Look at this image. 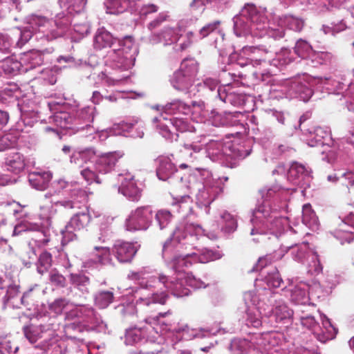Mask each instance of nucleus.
I'll return each mask as SVG.
<instances>
[{
    "label": "nucleus",
    "mask_w": 354,
    "mask_h": 354,
    "mask_svg": "<svg viewBox=\"0 0 354 354\" xmlns=\"http://www.w3.org/2000/svg\"><path fill=\"white\" fill-rule=\"evenodd\" d=\"M88 221V216L84 213L77 214L71 219L72 225L78 230L83 228L87 224Z\"/></svg>",
    "instance_id": "09e8293b"
},
{
    "label": "nucleus",
    "mask_w": 354,
    "mask_h": 354,
    "mask_svg": "<svg viewBox=\"0 0 354 354\" xmlns=\"http://www.w3.org/2000/svg\"><path fill=\"white\" fill-rule=\"evenodd\" d=\"M67 302L65 299L59 298L54 301L50 308L56 312H60L66 306Z\"/></svg>",
    "instance_id": "69168bd1"
},
{
    "label": "nucleus",
    "mask_w": 354,
    "mask_h": 354,
    "mask_svg": "<svg viewBox=\"0 0 354 354\" xmlns=\"http://www.w3.org/2000/svg\"><path fill=\"white\" fill-rule=\"evenodd\" d=\"M167 299V296L162 292L160 294H153L151 297L142 299V301L144 304L147 306L151 304H160L163 305L165 304Z\"/></svg>",
    "instance_id": "8fccbe9b"
},
{
    "label": "nucleus",
    "mask_w": 354,
    "mask_h": 354,
    "mask_svg": "<svg viewBox=\"0 0 354 354\" xmlns=\"http://www.w3.org/2000/svg\"><path fill=\"white\" fill-rule=\"evenodd\" d=\"M219 224L221 230L225 234H230L237 229V221L234 216L227 212L221 214Z\"/></svg>",
    "instance_id": "c85d7f7f"
},
{
    "label": "nucleus",
    "mask_w": 354,
    "mask_h": 354,
    "mask_svg": "<svg viewBox=\"0 0 354 354\" xmlns=\"http://www.w3.org/2000/svg\"><path fill=\"white\" fill-rule=\"evenodd\" d=\"M115 38L104 28H98L95 32L93 40L95 49L102 50L111 47Z\"/></svg>",
    "instance_id": "b1692460"
},
{
    "label": "nucleus",
    "mask_w": 354,
    "mask_h": 354,
    "mask_svg": "<svg viewBox=\"0 0 354 354\" xmlns=\"http://www.w3.org/2000/svg\"><path fill=\"white\" fill-rule=\"evenodd\" d=\"M320 318L322 326L317 322L312 315L301 316L300 321L301 325L310 330L319 341L326 342L334 339L337 333V329L325 315L321 314Z\"/></svg>",
    "instance_id": "423d86ee"
},
{
    "label": "nucleus",
    "mask_w": 354,
    "mask_h": 354,
    "mask_svg": "<svg viewBox=\"0 0 354 354\" xmlns=\"http://www.w3.org/2000/svg\"><path fill=\"white\" fill-rule=\"evenodd\" d=\"M310 261L308 264V272L311 274H318L322 272L323 267L320 263L316 252L309 258Z\"/></svg>",
    "instance_id": "ea45409f"
},
{
    "label": "nucleus",
    "mask_w": 354,
    "mask_h": 354,
    "mask_svg": "<svg viewBox=\"0 0 354 354\" xmlns=\"http://www.w3.org/2000/svg\"><path fill=\"white\" fill-rule=\"evenodd\" d=\"M138 250V247L133 243L117 241L113 245L112 253L120 263H130Z\"/></svg>",
    "instance_id": "ddd939ff"
},
{
    "label": "nucleus",
    "mask_w": 354,
    "mask_h": 354,
    "mask_svg": "<svg viewBox=\"0 0 354 354\" xmlns=\"http://www.w3.org/2000/svg\"><path fill=\"white\" fill-rule=\"evenodd\" d=\"M196 105V102L192 101L190 103L183 102L178 100V114L182 113L185 116H189L192 113V106Z\"/></svg>",
    "instance_id": "603ef678"
},
{
    "label": "nucleus",
    "mask_w": 354,
    "mask_h": 354,
    "mask_svg": "<svg viewBox=\"0 0 354 354\" xmlns=\"http://www.w3.org/2000/svg\"><path fill=\"white\" fill-rule=\"evenodd\" d=\"M265 297L259 299V308L263 310V315L272 317L277 323L290 322L294 312L282 300L274 299V295L272 290H266Z\"/></svg>",
    "instance_id": "7ed1b4c3"
},
{
    "label": "nucleus",
    "mask_w": 354,
    "mask_h": 354,
    "mask_svg": "<svg viewBox=\"0 0 354 354\" xmlns=\"http://www.w3.org/2000/svg\"><path fill=\"white\" fill-rule=\"evenodd\" d=\"M180 268L178 267V297L188 296L191 293V290L184 288V286H188L193 289H199L209 286V282L197 279L192 273L180 270Z\"/></svg>",
    "instance_id": "f8f14e48"
},
{
    "label": "nucleus",
    "mask_w": 354,
    "mask_h": 354,
    "mask_svg": "<svg viewBox=\"0 0 354 354\" xmlns=\"http://www.w3.org/2000/svg\"><path fill=\"white\" fill-rule=\"evenodd\" d=\"M277 343L275 336L271 333L257 334L252 339L254 349L259 351L262 354L272 349Z\"/></svg>",
    "instance_id": "a211bd4d"
},
{
    "label": "nucleus",
    "mask_w": 354,
    "mask_h": 354,
    "mask_svg": "<svg viewBox=\"0 0 354 354\" xmlns=\"http://www.w3.org/2000/svg\"><path fill=\"white\" fill-rule=\"evenodd\" d=\"M285 23L290 29L295 32H300L304 26V22L301 19L295 17L292 15L286 16Z\"/></svg>",
    "instance_id": "a19ab883"
},
{
    "label": "nucleus",
    "mask_w": 354,
    "mask_h": 354,
    "mask_svg": "<svg viewBox=\"0 0 354 354\" xmlns=\"http://www.w3.org/2000/svg\"><path fill=\"white\" fill-rule=\"evenodd\" d=\"M267 118L270 120H275L281 125H285L286 118L283 111L274 109H269L265 111Z\"/></svg>",
    "instance_id": "49530a36"
},
{
    "label": "nucleus",
    "mask_w": 354,
    "mask_h": 354,
    "mask_svg": "<svg viewBox=\"0 0 354 354\" xmlns=\"http://www.w3.org/2000/svg\"><path fill=\"white\" fill-rule=\"evenodd\" d=\"M205 150L210 160L230 168L235 167L239 160L246 158L251 152V149H244L243 145L223 140L209 141Z\"/></svg>",
    "instance_id": "f03ea898"
},
{
    "label": "nucleus",
    "mask_w": 354,
    "mask_h": 354,
    "mask_svg": "<svg viewBox=\"0 0 354 354\" xmlns=\"http://www.w3.org/2000/svg\"><path fill=\"white\" fill-rule=\"evenodd\" d=\"M301 131L309 135L307 144L312 147L319 146L332 147L334 140L331 136V131L327 127H313L301 128Z\"/></svg>",
    "instance_id": "9d476101"
},
{
    "label": "nucleus",
    "mask_w": 354,
    "mask_h": 354,
    "mask_svg": "<svg viewBox=\"0 0 354 354\" xmlns=\"http://www.w3.org/2000/svg\"><path fill=\"white\" fill-rule=\"evenodd\" d=\"M119 43L121 46H124L122 49H118V52L120 53L124 52L126 49L130 50L134 45V39L131 36H126L122 40H120Z\"/></svg>",
    "instance_id": "052dcab7"
},
{
    "label": "nucleus",
    "mask_w": 354,
    "mask_h": 354,
    "mask_svg": "<svg viewBox=\"0 0 354 354\" xmlns=\"http://www.w3.org/2000/svg\"><path fill=\"white\" fill-rule=\"evenodd\" d=\"M220 25L221 21L219 20H216L205 25L199 30V35L201 37V39H204L209 35H210L212 32H214L218 28Z\"/></svg>",
    "instance_id": "a18cd8bd"
},
{
    "label": "nucleus",
    "mask_w": 354,
    "mask_h": 354,
    "mask_svg": "<svg viewBox=\"0 0 354 354\" xmlns=\"http://www.w3.org/2000/svg\"><path fill=\"white\" fill-rule=\"evenodd\" d=\"M310 178V172L304 165L293 162L288 171L287 178L294 185H303Z\"/></svg>",
    "instance_id": "f3484780"
},
{
    "label": "nucleus",
    "mask_w": 354,
    "mask_h": 354,
    "mask_svg": "<svg viewBox=\"0 0 354 354\" xmlns=\"http://www.w3.org/2000/svg\"><path fill=\"white\" fill-rule=\"evenodd\" d=\"M64 3L68 8H71L76 12H81L84 9L87 0H64Z\"/></svg>",
    "instance_id": "de8ad7c7"
},
{
    "label": "nucleus",
    "mask_w": 354,
    "mask_h": 354,
    "mask_svg": "<svg viewBox=\"0 0 354 354\" xmlns=\"http://www.w3.org/2000/svg\"><path fill=\"white\" fill-rule=\"evenodd\" d=\"M233 22L234 32L237 37L245 36L251 33L253 29H256V26H254L241 14L233 18Z\"/></svg>",
    "instance_id": "393cba45"
},
{
    "label": "nucleus",
    "mask_w": 354,
    "mask_h": 354,
    "mask_svg": "<svg viewBox=\"0 0 354 354\" xmlns=\"http://www.w3.org/2000/svg\"><path fill=\"white\" fill-rule=\"evenodd\" d=\"M194 127L190 124L188 118H179L178 117V132H192Z\"/></svg>",
    "instance_id": "13d9d810"
},
{
    "label": "nucleus",
    "mask_w": 354,
    "mask_h": 354,
    "mask_svg": "<svg viewBox=\"0 0 354 354\" xmlns=\"http://www.w3.org/2000/svg\"><path fill=\"white\" fill-rule=\"evenodd\" d=\"M292 259L301 263H304L314 254L308 243H301L288 247Z\"/></svg>",
    "instance_id": "4be33fe9"
},
{
    "label": "nucleus",
    "mask_w": 354,
    "mask_h": 354,
    "mask_svg": "<svg viewBox=\"0 0 354 354\" xmlns=\"http://www.w3.org/2000/svg\"><path fill=\"white\" fill-rule=\"evenodd\" d=\"M50 282L57 288H65L66 286V279L56 268L53 269L49 274Z\"/></svg>",
    "instance_id": "58836bf2"
},
{
    "label": "nucleus",
    "mask_w": 354,
    "mask_h": 354,
    "mask_svg": "<svg viewBox=\"0 0 354 354\" xmlns=\"http://www.w3.org/2000/svg\"><path fill=\"white\" fill-rule=\"evenodd\" d=\"M200 146L192 144H184L180 149V154L182 159L187 161H192L194 154L201 151Z\"/></svg>",
    "instance_id": "f704fd0d"
},
{
    "label": "nucleus",
    "mask_w": 354,
    "mask_h": 354,
    "mask_svg": "<svg viewBox=\"0 0 354 354\" xmlns=\"http://www.w3.org/2000/svg\"><path fill=\"white\" fill-rule=\"evenodd\" d=\"M278 46L270 44L268 49L261 48L257 46H245L242 49L241 54L238 56L236 54L230 55L229 59L230 62L228 64H232V59H237L236 64L239 66H247L252 65L265 64L267 63V55L268 53H277Z\"/></svg>",
    "instance_id": "20e7f679"
},
{
    "label": "nucleus",
    "mask_w": 354,
    "mask_h": 354,
    "mask_svg": "<svg viewBox=\"0 0 354 354\" xmlns=\"http://www.w3.org/2000/svg\"><path fill=\"white\" fill-rule=\"evenodd\" d=\"M248 346V342L245 339H234L231 341L229 350L231 354H244Z\"/></svg>",
    "instance_id": "e433bc0d"
},
{
    "label": "nucleus",
    "mask_w": 354,
    "mask_h": 354,
    "mask_svg": "<svg viewBox=\"0 0 354 354\" xmlns=\"http://www.w3.org/2000/svg\"><path fill=\"white\" fill-rule=\"evenodd\" d=\"M240 14L254 24V26H256L257 30H261L265 28L264 23L266 19L264 15L258 10L254 4L246 3Z\"/></svg>",
    "instance_id": "dca6fc26"
},
{
    "label": "nucleus",
    "mask_w": 354,
    "mask_h": 354,
    "mask_svg": "<svg viewBox=\"0 0 354 354\" xmlns=\"http://www.w3.org/2000/svg\"><path fill=\"white\" fill-rule=\"evenodd\" d=\"M152 219V209L149 206H142L132 211L126 220L127 230H146Z\"/></svg>",
    "instance_id": "1a4fd4ad"
},
{
    "label": "nucleus",
    "mask_w": 354,
    "mask_h": 354,
    "mask_svg": "<svg viewBox=\"0 0 354 354\" xmlns=\"http://www.w3.org/2000/svg\"><path fill=\"white\" fill-rule=\"evenodd\" d=\"M290 299L292 302L297 305H306L309 303L310 297L308 292V286L303 282L295 286L290 290Z\"/></svg>",
    "instance_id": "5701e85b"
},
{
    "label": "nucleus",
    "mask_w": 354,
    "mask_h": 354,
    "mask_svg": "<svg viewBox=\"0 0 354 354\" xmlns=\"http://www.w3.org/2000/svg\"><path fill=\"white\" fill-rule=\"evenodd\" d=\"M171 218V215L170 212L166 210L158 211L156 214V219L158 222L161 228L165 227Z\"/></svg>",
    "instance_id": "5fc2aeb1"
},
{
    "label": "nucleus",
    "mask_w": 354,
    "mask_h": 354,
    "mask_svg": "<svg viewBox=\"0 0 354 354\" xmlns=\"http://www.w3.org/2000/svg\"><path fill=\"white\" fill-rule=\"evenodd\" d=\"M302 222L312 229L316 228L318 225V218L310 204L303 206Z\"/></svg>",
    "instance_id": "7c9ffc66"
},
{
    "label": "nucleus",
    "mask_w": 354,
    "mask_h": 354,
    "mask_svg": "<svg viewBox=\"0 0 354 354\" xmlns=\"http://www.w3.org/2000/svg\"><path fill=\"white\" fill-rule=\"evenodd\" d=\"M253 76L257 81L269 83L271 81L272 75L266 69L261 71H256L253 73Z\"/></svg>",
    "instance_id": "4d7b16f0"
},
{
    "label": "nucleus",
    "mask_w": 354,
    "mask_h": 354,
    "mask_svg": "<svg viewBox=\"0 0 354 354\" xmlns=\"http://www.w3.org/2000/svg\"><path fill=\"white\" fill-rule=\"evenodd\" d=\"M25 337L30 343H35L41 338V329L38 326L33 325L24 326L23 328Z\"/></svg>",
    "instance_id": "4c0bfd02"
},
{
    "label": "nucleus",
    "mask_w": 354,
    "mask_h": 354,
    "mask_svg": "<svg viewBox=\"0 0 354 354\" xmlns=\"http://www.w3.org/2000/svg\"><path fill=\"white\" fill-rule=\"evenodd\" d=\"M18 140V136L15 133H6L0 136V151H3L10 148L14 147Z\"/></svg>",
    "instance_id": "473e14b6"
},
{
    "label": "nucleus",
    "mask_w": 354,
    "mask_h": 354,
    "mask_svg": "<svg viewBox=\"0 0 354 354\" xmlns=\"http://www.w3.org/2000/svg\"><path fill=\"white\" fill-rule=\"evenodd\" d=\"M221 258L218 252L207 248L202 249L200 252L186 253L183 250L178 251V267L189 268L194 263H205Z\"/></svg>",
    "instance_id": "6e6552de"
},
{
    "label": "nucleus",
    "mask_w": 354,
    "mask_h": 354,
    "mask_svg": "<svg viewBox=\"0 0 354 354\" xmlns=\"http://www.w3.org/2000/svg\"><path fill=\"white\" fill-rule=\"evenodd\" d=\"M82 177L89 183L95 181L97 178V175L95 171L91 170L89 167H86L81 171Z\"/></svg>",
    "instance_id": "680f3d73"
},
{
    "label": "nucleus",
    "mask_w": 354,
    "mask_h": 354,
    "mask_svg": "<svg viewBox=\"0 0 354 354\" xmlns=\"http://www.w3.org/2000/svg\"><path fill=\"white\" fill-rule=\"evenodd\" d=\"M217 95L219 99L226 104H232L234 106H240L245 104V95L235 92H226L225 88H218Z\"/></svg>",
    "instance_id": "bb28decb"
},
{
    "label": "nucleus",
    "mask_w": 354,
    "mask_h": 354,
    "mask_svg": "<svg viewBox=\"0 0 354 354\" xmlns=\"http://www.w3.org/2000/svg\"><path fill=\"white\" fill-rule=\"evenodd\" d=\"M203 230L198 225L193 223H186L182 226V229L178 230V246L180 249H193L198 236L202 235Z\"/></svg>",
    "instance_id": "9b49d317"
},
{
    "label": "nucleus",
    "mask_w": 354,
    "mask_h": 354,
    "mask_svg": "<svg viewBox=\"0 0 354 354\" xmlns=\"http://www.w3.org/2000/svg\"><path fill=\"white\" fill-rule=\"evenodd\" d=\"M167 16L160 15L156 19L152 21L149 24V29L152 30L160 26V24L167 19Z\"/></svg>",
    "instance_id": "774afa93"
},
{
    "label": "nucleus",
    "mask_w": 354,
    "mask_h": 354,
    "mask_svg": "<svg viewBox=\"0 0 354 354\" xmlns=\"http://www.w3.org/2000/svg\"><path fill=\"white\" fill-rule=\"evenodd\" d=\"M221 330V328H201L199 329L190 328L187 326L183 328H178V342L183 340H190L195 337H205L208 335H216Z\"/></svg>",
    "instance_id": "2eb2a0df"
},
{
    "label": "nucleus",
    "mask_w": 354,
    "mask_h": 354,
    "mask_svg": "<svg viewBox=\"0 0 354 354\" xmlns=\"http://www.w3.org/2000/svg\"><path fill=\"white\" fill-rule=\"evenodd\" d=\"M283 256V254L281 253V252L275 251L272 254H268L263 257H260V263H262L263 261H266L268 264H270L274 261L281 259Z\"/></svg>",
    "instance_id": "bf43d9fd"
},
{
    "label": "nucleus",
    "mask_w": 354,
    "mask_h": 354,
    "mask_svg": "<svg viewBox=\"0 0 354 354\" xmlns=\"http://www.w3.org/2000/svg\"><path fill=\"white\" fill-rule=\"evenodd\" d=\"M270 91L279 93L274 95L275 97L299 98L304 102H308L313 94L309 84L299 79L287 80L279 88H273Z\"/></svg>",
    "instance_id": "39448f33"
},
{
    "label": "nucleus",
    "mask_w": 354,
    "mask_h": 354,
    "mask_svg": "<svg viewBox=\"0 0 354 354\" xmlns=\"http://www.w3.org/2000/svg\"><path fill=\"white\" fill-rule=\"evenodd\" d=\"M180 198V199H178V213L184 210L191 211L192 207L190 205L192 201L189 194H185Z\"/></svg>",
    "instance_id": "864d4df0"
},
{
    "label": "nucleus",
    "mask_w": 354,
    "mask_h": 354,
    "mask_svg": "<svg viewBox=\"0 0 354 354\" xmlns=\"http://www.w3.org/2000/svg\"><path fill=\"white\" fill-rule=\"evenodd\" d=\"M339 218L342 223L344 225L350 226L354 229V213L351 212L348 215H340Z\"/></svg>",
    "instance_id": "0e129e2a"
},
{
    "label": "nucleus",
    "mask_w": 354,
    "mask_h": 354,
    "mask_svg": "<svg viewBox=\"0 0 354 354\" xmlns=\"http://www.w3.org/2000/svg\"><path fill=\"white\" fill-rule=\"evenodd\" d=\"M53 266V257L52 254L45 250L41 252L38 258L37 263V270L41 274H44L49 271Z\"/></svg>",
    "instance_id": "2f4dec72"
},
{
    "label": "nucleus",
    "mask_w": 354,
    "mask_h": 354,
    "mask_svg": "<svg viewBox=\"0 0 354 354\" xmlns=\"http://www.w3.org/2000/svg\"><path fill=\"white\" fill-rule=\"evenodd\" d=\"M124 156L121 151L109 152L100 156L96 160V169L99 172L108 173L114 169Z\"/></svg>",
    "instance_id": "4468645a"
},
{
    "label": "nucleus",
    "mask_w": 354,
    "mask_h": 354,
    "mask_svg": "<svg viewBox=\"0 0 354 354\" xmlns=\"http://www.w3.org/2000/svg\"><path fill=\"white\" fill-rule=\"evenodd\" d=\"M57 62L59 64H66L68 66H73L76 64L75 58L69 55L59 56L57 58Z\"/></svg>",
    "instance_id": "e2e57ef3"
},
{
    "label": "nucleus",
    "mask_w": 354,
    "mask_h": 354,
    "mask_svg": "<svg viewBox=\"0 0 354 354\" xmlns=\"http://www.w3.org/2000/svg\"><path fill=\"white\" fill-rule=\"evenodd\" d=\"M266 34L270 39L274 41H279L286 35L285 29L281 26L268 27L266 30Z\"/></svg>",
    "instance_id": "79ce46f5"
},
{
    "label": "nucleus",
    "mask_w": 354,
    "mask_h": 354,
    "mask_svg": "<svg viewBox=\"0 0 354 354\" xmlns=\"http://www.w3.org/2000/svg\"><path fill=\"white\" fill-rule=\"evenodd\" d=\"M175 166L171 163L169 158L159 159V165L156 169V174L159 179L167 180L170 176L174 174Z\"/></svg>",
    "instance_id": "c756f323"
},
{
    "label": "nucleus",
    "mask_w": 354,
    "mask_h": 354,
    "mask_svg": "<svg viewBox=\"0 0 354 354\" xmlns=\"http://www.w3.org/2000/svg\"><path fill=\"white\" fill-rule=\"evenodd\" d=\"M331 26H322V30L325 34L331 33L332 35H335L337 32H341L346 28V25L344 22L343 19H341L338 23L333 22L330 24Z\"/></svg>",
    "instance_id": "37998d69"
},
{
    "label": "nucleus",
    "mask_w": 354,
    "mask_h": 354,
    "mask_svg": "<svg viewBox=\"0 0 354 354\" xmlns=\"http://www.w3.org/2000/svg\"><path fill=\"white\" fill-rule=\"evenodd\" d=\"M52 178L49 171L32 172L28 175V181L30 185L37 190L46 189Z\"/></svg>",
    "instance_id": "412c9836"
},
{
    "label": "nucleus",
    "mask_w": 354,
    "mask_h": 354,
    "mask_svg": "<svg viewBox=\"0 0 354 354\" xmlns=\"http://www.w3.org/2000/svg\"><path fill=\"white\" fill-rule=\"evenodd\" d=\"M70 280L72 284L80 287L85 286L89 283V278L84 274H71Z\"/></svg>",
    "instance_id": "3c124183"
},
{
    "label": "nucleus",
    "mask_w": 354,
    "mask_h": 354,
    "mask_svg": "<svg viewBox=\"0 0 354 354\" xmlns=\"http://www.w3.org/2000/svg\"><path fill=\"white\" fill-rule=\"evenodd\" d=\"M113 298L111 291H100L95 296V304L100 308H105L113 302Z\"/></svg>",
    "instance_id": "72a5a7b5"
},
{
    "label": "nucleus",
    "mask_w": 354,
    "mask_h": 354,
    "mask_svg": "<svg viewBox=\"0 0 354 354\" xmlns=\"http://www.w3.org/2000/svg\"><path fill=\"white\" fill-rule=\"evenodd\" d=\"M333 234L337 239L339 240L341 244L345 243H350L354 239L353 232H348L345 229L337 230L333 232Z\"/></svg>",
    "instance_id": "c03bdc74"
},
{
    "label": "nucleus",
    "mask_w": 354,
    "mask_h": 354,
    "mask_svg": "<svg viewBox=\"0 0 354 354\" xmlns=\"http://www.w3.org/2000/svg\"><path fill=\"white\" fill-rule=\"evenodd\" d=\"M203 175H206V178L203 183V188L198 190L196 199L199 205L207 208L216 197L222 193L223 187L218 180L212 178L209 171H205Z\"/></svg>",
    "instance_id": "0eeeda50"
},
{
    "label": "nucleus",
    "mask_w": 354,
    "mask_h": 354,
    "mask_svg": "<svg viewBox=\"0 0 354 354\" xmlns=\"http://www.w3.org/2000/svg\"><path fill=\"white\" fill-rule=\"evenodd\" d=\"M6 165L8 170L15 174H19L25 168L24 157L18 152L11 153L8 155L6 159Z\"/></svg>",
    "instance_id": "cd10ccee"
},
{
    "label": "nucleus",
    "mask_w": 354,
    "mask_h": 354,
    "mask_svg": "<svg viewBox=\"0 0 354 354\" xmlns=\"http://www.w3.org/2000/svg\"><path fill=\"white\" fill-rule=\"evenodd\" d=\"M118 190L119 192L133 201H138L141 196V190L137 186L133 177L124 178Z\"/></svg>",
    "instance_id": "6ab92c4d"
},
{
    "label": "nucleus",
    "mask_w": 354,
    "mask_h": 354,
    "mask_svg": "<svg viewBox=\"0 0 354 354\" xmlns=\"http://www.w3.org/2000/svg\"><path fill=\"white\" fill-rule=\"evenodd\" d=\"M279 190L280 187L277 185L265 187L259 190L261 202L258 201V204L252 212L250 235L263 236L268 233L274 234L281 229L283 218L277 216V212L271 208L270 203Z\"/></svg>",
    "instance_id": "f257e3e1"
},
{
    "label": "nucleus",
    "mask_w": 354,
    "mask_h": 354,
    "mask_svg": "<svg viewBox=\"0 0 354 354\" xmlns=\"http://www.w3.org/2000/svg\"><path fill=\"white\" fill-rule=\"evenodd\" d=\"M265 273H263V278L261 280L263 283L266 284V287H263V292L259 293V298L262 299L265 297L264 294L266 290H271V288H279L283 283L282 278L277 268H271Z\"/></svg>",
    "instance_id": "aec40b11"
},
{
    "label": "nucleus",
    "mask_w": 354,
    "mask_h": 354,
    "mask_svg": "<svg viewBox=\"0 0 354 354\" xmlns=\"http://www.w3.org/2000/svg\"><path fill=\"white\" fill-rule=\"evenodd\" d=\"M313 51L311 45L306 41L299 39L297 41L295 46V53L301 58L307 57Z\"/></svg>",
    "instance_id": "c9c22d12"
},
{
    "label": "nucleus",
    "mask_w": 354,
    "mask_h": 354,
    "mask_svg": "<svg viewBox=\"0 0 354 354\" xmlns=\"http://www.w3.org/2000/svg\"><path fill=\"white\" fill-rule=\"evenodd\" d=\"M291 59L290 58L281 59V55H278L277 59H273L272 61L268 60V63L273 66H283L290 64Z\"/></svg>",
    "instance_id": "338daca9"
},
{
    "label": "nucleus",
    "mask_w": 354,
    "mask_h": 354,
    "mask_svg": "<svg viewBox=\"0 0 354 354\" xmlns=\"http://www.w3.org/2000/svg\"><path fill=\"white\" fill-rule=\"evenodd\" d=\"M252 301L257 306V307L249 308L247 310L245 319L246 324L248 326L259 328L262 324L261 315H263V310L262 309H259L258 306L259 298L257 300L256 297H252Z\"/></svg>",
    "instance_id": "a878e982"
},
{
    "label": "nucleus",
    "mask_w": 354,
    "mask_h": 354,
    "mask_svg": "<svg viewBox=\"0 0 354 354\" xmlns=\"http://www.w3.org/2000/svg\"><path fill=\"white\" fill-rule=\"evenodd\" d=\"M80 156L85 162H95V163L97 158L99 157L96 155L95 151L93 149H87L80 152Z\"/></svg>",
    "instance_id": "6e6d98bb"
}]
</instances>
